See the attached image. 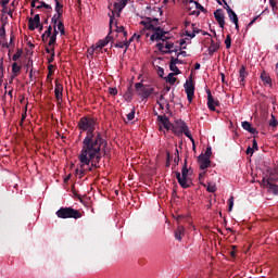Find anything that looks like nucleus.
Listing matches in <instances>:
<instances>
[{
	"label": "nucleus",
	"mask_w": 278,
	"mask_h": 278,
	"mask_svg": "<svg viewBox=\"0 0 278 278\" xmlns=\"http://www.w3.org/2000/svg\"><path fill=\"white\" fill-rule=\"evenodd\" d=\"M77 127L80 131H87L83 140V147H85V149L103 147V155H108V151L105 150L108 141L103 139V132L94 131V129H97V119L84 116L79 119Z\"/></svg>",
	"instance_id": "1"
},
{
	"label": "nucleus",
	"mask_w": 278,
	"mask_h": 278,
	"mask_svg": "<svg viewBox=\"0 0 278 278\" xmlns=\"http://www.w3.org/2000/svg\"><path fill=\"white\" fill-rule=\"evenodd\" d=\"M80 163V179L86 175V173H92V168H99L97 164L101 162V148L81 147V151L78 155Z\"/></svg>",
	"instance_id": "2"
},
{
	"label": "nucleus",
	"mask_w": 278,
	"mask_h": 278,
	"mask_svg": "<svg viewBox=\"0 0 278 278\" xmlns=\"http://www.w3.org/2000/svg\"><path fill=\"white\" fill-rule=\"evenodd\" d=\"M127 5V0H121L119 2H115L113 9L111 10V13H109L110 16V31L108 36L116 31V34H123V36H127V31L125 30V27L123 25L118 26L116 23L115 16H121V12H123V9H125Z\"/></svg>",
	"instance_id": "3"
},
{
	"label": "nucleus",
	"mask_w": 278,
	"mask_h": 278,
	"mask_svg": "<svg viewBox=\"0 0 278 278\" xmlns=\"http://www.w3.org/2000/svg\"><path fill=\"white\" fill-rule=\"evenodd\" d=\"M157 23H160V20L151 17H146L143 21H141V25H143L146 29L153 31L152 36H166L168 30H164V28L157 26Z\"/></svg>",
	"instance_id": "4"
},
{
	"label": "nucleus",
	"mask_w": 278,
	"mask_h": 278,
	"mask_svg": "<svg viewBox=\"0 0 278 278\" xmlns=\"http://www.w3.org/2000/svg\"><path fill=\"white\" fill-rule=\"evenodd\" d=\"M135 90L137 94L143 100L149 99V97H151L152 94H157V92H155V88L150 87L149 85H144L142 83H136Z\"/></svg>",
	"instance_id": "5"
},
{
	"label": "nucleus",
	"mask_w": 278,
	"mask_h": 278,
	"mask_svg": "<svg viewBox=\"0 0 278 278\" xmlns=\"http://www.w3.org/2000/svg\"><path fill=\"white\" fill-rule=\"evenodd\" d=\"M188 160L185 159V163L181 169V173L179 172H175L176 175V179L179 184V186H181V188L187 189L190 188V182L188 181Z\"/></svg>",
	"instance_id": "6"
},
{
	"label": "nucleus",
	"mask_w": 278,
	"mask_h": 278,
	"mask_svg": "<svg viewBox=\"0 0 278 278\" xmlns=\"http://www.w3.org/2000/svg\"><path fill=\"white\" fill-rule=\"evenodd\" d=\"M56 216L58 218H74L77 220V218H81V213L73 207H61L59 211H56Z\"/></svg>",
	"instance_id": "7"
},
{
	"label": "nucleus",
	"mask_w": 278,
	"mask_h": 278,
	"mask_svg": "<svg viewBox=\"0 0 278 278\" xmlns=\"http://www.w3.org/2000/svg\"><path fill=\"white\" fill-rule=\"evenodd\" d=\"M150 40L152 42H159L156 43V48L159 49V51H161L162 53H164V51H168V41L170 40V37H164V36H150ZM160 40H162V42H160Z\"/></svg>",
	"instance_id": "8"
},
{
	"label": "nucleus",
	"mask_w": 278,
	"mask_h": 278,
	"mask_svg": "<svg viewBox=\"0 0 278 278\" xmlns=\"http://www.w3.org/2000/svg\"><path fill=\"white\" fill-rule=\"evenodd\" d=\"M112 36H106L104 39H100L96 45L88 49L89 55H93L94 52L99 53L103 47H106L112 40Z\"/></svg>",
	"instance_id": "9"
},
{
	"label": "nucleus",
	"mask_w": 278,
	"mask_h": 278,
	"mask_svg": "<svg viewBox=\"0 0 278 278\" xmlns=\"http://www.w3.org/2000/svg\"><path fill=\"white\" fill-rule=\"evenodd\" d=\"M176 125L178 129H180V134H184L187 138L191 140V142H194V138H192V134L188 128V124H186L182 119H178L176 121Z\"/></svg>",
	"instance_id": "10"
},
{
	"label": "nucleus",
	"mask_w": 278,
	"mask_h": 278,
	"mask_svg": "<svg viewBox=\"0 0 278 278\" xmlns=\"http://www.w3.org/2000/svg\"><path fill=\"white\" fill-rule=\"evenodd\" d=\"M275 178H273V174H270L268 178H263V182L269 192H271V194H278V185L273 184Z\"/></svg>",
	"instance_id": "11"
},
{
	"label": "nucleus",
	"mask_w": 278,
	"mask_h": 278,
	"mask_svg": "<svg viewBox=\"0 0 278 278\" xmlns=\"http://www.w3.org/2000/svg\"><path fill=\"white\" fill-rule=\"evenodd\" d=\"M207 94V108L211 110V112H216V108H219L220 101L215 100L212 96V91L210 89H206Z\"/></svg>",
	"instance_id": "12"
},
{
	"label": "nucleus",
	"mask_w": 278,
	"mask_h": 278,
	"mask_svg": "<svg viewBox=\"0 0 278 278\" xmlns=\"http://www.w3.org/2000/svg\"><path fill=\"white\" fill-rule=\"evenodd\" d=\"M185 92L187 94L189 103H191L192 99H194V83L192 81V79L186 81Z\"/></svg>",
	"instance_id": "13"
},
{
	"label": "nucleus",
	"mask_w": 278,
	"mask_h": 278,
	"mask_svg": "<svg viewBox=\"0 0 278 278\" xmlns=\"http://www.w3.org/2000/svg\"><path fill=\"white\" fill-rule=\"evenodd\" d=\"M52 23L54 27V36H58L59 34L64 36V23L60 22V18L55 17H52Z\"/></svg>",
	"instance_id": "14"
},
{
	"label": "nucleus",
	"mask_w": 278,
	"mask_h": 278,
	"mask_svg": "<svg viewBox=\"0 0 278 278\" xmlns=\"http://www.w3.org/2000/svg\"><path fill=\"white\" fill-rule=\"evenodd\" d=\"M198 164H199L201 170H205V168H210V165L212 164V161H210L208 157H205V155L200 154L198 156Z\"/></svg>",
	"instance_id": "15"
},
{
	"label": "nucleus",
	"mask_w": 278,
	"mask_h": 278,
	"mask_svg": "<svg viewBox=\"0 0 278 278\" xmlns=\"http://www.w3.org/2000/svg\"><path fill=\"white\" fill-rule=\"evenodd\" d=\"M215 39L211 38L208 40H211V45L208 47V55H214V53H216V51H218V49H220V41H218V39H216V37H214Z\"/></svg>",
	"instance_id": "16"
},
{
	"label": "nucleus",
	"mask_w": 278,
	"mask_h": 278,
	"mask_svg": "<svg viewBox=\"0 0 278 278\" xmlns=\"http://www.w3.org/2000/svg\"><path fill=\"white\" fill-rule=\"evenodd\" d=\"M62 92H64V85H62L59 80H55L54 96L56 101H62Z\"/></svg>",
	"instance_id": "17"
},
{
	"label": "nucleus",
	"mask_w": 278,
	"mask_h": 278,
	"mask_svg": "<svg viewBox=\"0 0 278 278\" xmlns=\"http://www.w3.org/2000/svg\"><path fill=\"white\" fill-rule=\"evenodd\" d=\"M215 20L217 21L219 27L223 29L225 27V13L222 9H218L214 12Z\"/></svg>",
	"instance_id": "18"
},
{
	"label": "nucleus",
	"mask_w": 278,
	"mask_h": 278,
	"mask_svg": "<svg viewBox=\"0 0 278 278\" xmlns=\"http://www.w3.org/2000/svg\"><path fill=\"white\" fill-rule=\"evenodd\" d=\"M157 121L161 123V125L166 129L167 131L170 129V121L168 119V116L166 115H157Z\"/></svg>",
	"instance_id": "19"
},
{
	"label": "nucleus",
	"mask_w": 278,
	"mask_h": 278,
	"mask_svg": "<svg viewBox=\"0 0 278 278\" xmlns=\"http://www.w3.org/2000/svg\"><path fill=\"white\" fill-rule=\"evenodd\" d=\"M134 38H136V37H130V39L128 41H117L115 43V47L117 49H125L124 53H127V49H129V45H131V42H134Z\"/></svg>",
	"instance_id": "20"
},
{
	"label": "nucleus",
	"mask_w": 278,
	"mask_h": 278,
	"mask_svg": "<svg viewBox=\"0 0 278 278\" xmlns=\"http://www.w3.org/2000/svg\"><path fill=\"white\" fill-rule=\"evenodd\" d=\"M40 27V15H35L34 18L29 20V29L34 31V29H38Z\"/></svg>",
	"instance_id": "21"
},
{
	"label": "nucleus",
	"mask_w": 278,
	"mask_h": 278,
	"mask_svg": "<svg viewBox=\"0 0 278 278\" xmlns=\"http://www.w3.org/2000/svg\"><path fill=\"white\" fill-rule=\"evenodd\" d=\"M249 72H247V67L244 65L239 70V84L240 86H244V79H247Z\"/></svg>",
	"instance_id": "22"
},
{
	"label": "nucleus",
	"mask_w": 278,
	"mask_h": 278,
	"mask_svg": "<svg viewBox=\"0 0 278 278\" xmlns=\"http://www.w3.org/2000/svg\"><path fill=\"white\" fill-rule=\"evenodd\" d=\"M192 33L190 30H186V36H195L197 34H201L202 36H210V34L204 33L201 29L194 28V24H191Z\"/></svg>",
	"instance_id": "23"
},
{
	"label": "nucleus",
	"mask_w": 278,
	"mask_h": 278,
	"mask_svg": "<svg viewBox=\"0 0 278 278\" xmlns=\"http://www.w3.org/2000/svg\"><path fill=\"white\" fill-rule=\"evenodd\" d=\"M241 127H243L245 131H249V134H257V129L253 128V126H251V123L248 121L242 122Z\"/></svg>",
	"instance_id": "24"
},
{
	"label": "nucleus",
	"mask_w": 278,
	"mask_h": 278,
	"mask_svg": "<svg viewBox=\"0 0 278 278\" xmlns=\"http://www.w3.org/2000/svg\"><path fill=\"white\" fill-rule=\"evenodd\" d=\"M228 16L229 20L233 23V25L236 26V29H238V15L236 14V12H233L232 9H228Z\"/></svg>",
	"instance_id": "25"
},
{
	"label": "nucleus",
	"mask_w": 278,
	"mask_h": 278,
	"mask_svg": "<svg viewBox=\"0 0 278 278\" xmlns=\"http://www.w3.org/2000/svg\"><path fill=\"white\" fill-rule=\"evenodd\" d=\"M184 236H185L184 226H178L177 229L175 230V238H176V240L181 242V240H184Z\"/></svg>",
	"instance_id": "26"
},
{
	"label": "nucleus",
	"mask_w": 278,
	"mask_h": 278,
	"mask_svg": "<svg viewBox=\"0 0 278 278\" xmlns=\"http://www.w3.org/2000/svg\"><path fill=\"white\" fill-rule=\"evenodd\" d=\"M55 1V12L56 14L53 15V18H61L62 17V12H63V5L60 3V1L54 0Z\"/></svg>",
	"instance_id": "27"
},
{
	"label": "nucleus",
	"mask_w": 278,
	"mask_h": 278,
	"mask_svg": "<svg viewBox=\"0 0 278 278\" xmlns=\"http://www.w3.org/2000/svg\"><path fill=\"white\" fill-rule=\"evenodd\" d=\"M124 97L126 101H128V103H131V101L134 100V87L131 85H129Z\"/></svg>",
	"instance_id": "28"
},
{
	"label": "nucleus",
	"mask_w": 278,
	"mask_h": 278,
	"mask_svg": "<svg viewBox=\"0 0 278 278\" xmlns=\"http://www.w3.org/2000/svg\"><path fill=\"white\" fill-rule=\"evenodd\" d=\"M165 81H166L167 84H170V86H175V84H176V81H177V78L175 77V74L169 73V74L167 75V77H165Z\"/></svg>",
	"instance_id": "29"
},
{
	"label": "nucleus",
	"mask_w": 278,
	"mask_h": 278,
	"mask_svg": "<svg viewBox=\"0 0 278 278\" xmlns=\"http://www.w3.org/2000/svg\"><path fill=\"white\" fill-rule=\"evenodd\" d=\"M261 79L264 84H273V79H270V76L266 72L261 74Z\"/></svg>",
	"instance_id": "30"
},
{
	"label": "nucleus",
	"mask_w": 278,
	"mask_h": 278,
	"mask_svg": "<svg viewBox=\"0 0 278 278\" xmlns=\"http://www.w3.org/2000/svg\"><path fill=\"white\" fill-rule=\"evenodd\" d=\"M0 47L3 49H10V43L8 42L5 36H0Z\"/></svg>",
	"instance_id": "31"
},
{
	"label": "nucleus",
	"mask_w": 278,
	"mask_h": 278,
	"mask_svg": "<svg viewBox=\"0 0 278 278\" xmlns=\"http://www.w3.org/2000/svg\"><path fill=\"white\" fill-rule=\"evenodd\" d=\"M169 71H172L174 75H181V71H179V67L175 65L174 63L169 62Z\"/></svg>",
	"instance_id": "32"
},
{
	"label": "nucleus",
	"mask_w": 278,
	"mask_h": 278,
	"mask_svg": "<svg viewBox=\"0 0 278 278\" xmlns=\"http://www.w3.org/2000/svg\"><path fill=\"white\" fill-rule=\"evenodd\" d=\"M189 3H191V8H195V10H204L203 5H201L199 2L194 0H190Z\"/></svg>",
	"instance_id": "33"
},
{
	"label": "nucleus",
	"mask_w": 278,
	"mask_h": 278,
	"mask_svg": "<svg viewBox=\"0 0 278 278\" xmlns=\"http://www.w3.org/2000/svg\"><path fill=\"white\" fill-rule=\"evenodd\" d=\"M12 73H14L15 75H17V73H21V65H18V63L12 64Z\"/></svg>",
	"instance_id": "34"
},
{
	"label": "nucleus",
	"mask_w": 278,
	"mask_h": 278,
	"mask_svg": "<svg viewBox=\"0 0 278 278\" xmlns=\"http://www.w3.org/2000/svg\"><path fill=\"white\" fill-rule=\"evenodd\" d=\"M167 50L164 51L165 54L173 53V49H175V43L167 41Z\"/></svg>",
	"instance_id": "35"
},
{
	"label": "nucleus",
	"mask_w": 278,
	"mask_h": 278,
	"mask_svg": "<svg viewBox=\"0 0 278 278\" xmlns=\"http://www.w3.org/2000/svg\"><path fill=\"white\" fill-rule=\"evenodd\" d=\"M21 55H23V50L18 49L16 53L12 56L13 62L20 60Z\"/></svg>",
	"instance_id": "36"
},
{
	"label": "nucleus",
	"mask_w": 278,
	"mask_h": 278,
	"mask_svg": "<svg viewBox=\"0 0 278 278\" xmlns=\"http://www.w3.org/2000/svg\"><path fill=\"white\" fill-rule=\"evenodd\" d=\"M278 126V122L277 118H275V115L271 114V119L269 121V127H277Z\"/></svg>",
	"instance_id": "37"
},
{
	"label": "nucleus",
	"mask_w": 278,
	"mask_h": 278,
	"mask_svg": "<svg viewBox=\"0 0 278 278\" xmlns=\"http://www.w3.org/2000/svg\"><path fill=\"white\" fill-rule=\"evenodd\" d=\"M170 63L177 66V64H184V61L179 60V58L172 56Z\"/></svg>",
	"instance_id": "38"
},
{
	"label": "nucleus",
	"mask_w": 278,
	"mask_h": 278,
	"mask_svg": "<svg viewBox=\"0 0 278 278\" xmlns=\"http://www.w3.org/2000/svg\"><path fill=\"white\" fill-rule=\"evenodd\" d=\"M136 118V109H132L130 113L127 114L128 121H134Z\"/></svg>",
	"instance_id": "39"
},
{
	"label": "nucleus",
	"mask_w": 278,
	"mask_h": 278,
	"mask_svg": "<svg viewBox=\"0 0 278 278\" xmlns=\"http://www.w3.org/2000/svg\"><path fill=\"white\" fill-rule=\"evenodd\" d=\"M226 49H231V36H227L225 39Z\"/></svg>",
	"instance_id": "40"
},
{
	"label": "nucleus",
	"mask_w": 278,
	"mask_h": 278,
	"mask_svg": "<svg viewBox=\"0 0 278 278\" xmlns=\"http://www.w3.org/2000/svg\"><path fill=\"white\" fill-rule=\"evenodd\" d=\"M203 155L210 160V157H212V147H207Z\"/></svg>",
	"instance_id": "41"
},
{
	"label": "nucleus",
	"mask_w": 278,
	"mask_h": 278,
	"mask_svg": "<svg viewBox=\"0 0 278 278\" xmlns=\"http://www.w3.org/2000/svg\"><path fill=\"white\" fill-rule=\"evenodd\" d=\"M233 210V197H230L228 200V212Z\"/></svg>",
	"instance_id": "42"
},
{
	"label": "nucleus",
	"mask_w": 278,
	"mask_h": 278,
	"mask_svg": "<svg viewBox=\"0 0 278 278\" xmlns=\"http://www.w3.org/2000/svg\"><path fill=\"white\" fill-rule=\"evenodd\" d=\"M1 7L3 8L2 12H5L8 10V3H10V0H2L0 1Z\"/></svg>",
	"instance_id": "43"
},
{
	"label": "nucleus",
	"mask_w": 278,
	"mask_h": 278,
	"mask_svg": "<svg viewBox=\"0 0 278 278\" xmlns=\"http://www.w3.org/2000/svg\"><path fill=\"white\" fill-rule=\"evenodd\" d=\"M53 60H55V48H52V54L48 59V64H52Z\"/></svg>",
	"instance_id": "44"
},
{
	"label": "nucleus",
	"mask_w": 278,
	"mask_h": 278,
	"mask_svg": "<svg viewBox=\"0 0 278 278\" xmlns=\"http://www.w3.org/2000/svg\"><path fill=\"white\" fill-rule=\"evenodd\" d=\"M55 40H58V37L51 36L50 41L48 42V47H53V45H55Z\"/></svg>",
	"instance_id": "45"
},
{
	"label": "nucleus",
	"mask_w": 278,
	"mask_h": 278,
	"mask_svg": "<svg viewBox=\"0 0 278 278\" xmlns=\"http://www.w3.org/2000/svg\"><path fill=\"white\" fill-rule=\"evenodd\" d=\"M109 93L112 97H116V94H118V89H116V88H109Z\"/></svg>",
	"instance_id": "46"
},
{
	"label": "nucleus",
	"mask_w": 278,
	"mask_h": 278,
	"mask_svg": "<svg viewBox=\"0 0 278 278\" xmlns=\"http://www.w3.org/2000/svg\"><path fill=\"white\" fill-rule=\"evenodd\" d=\"M3 71H4L3 62H1L0 63V84L3 81Z\"/></svg>",
	"instance_id": "47"
},
{
	"label": "nucleus",
	"mask_w": 278,
	"mask_h": 278,
	"mask_svg": "<svg viewBox=\"0 0 278 278\" xmlns=\"http://www.w3.org/2000/svg\"><path fill=\"white\" fill-rule=\"evenodd\" d=\"M206 190L207 192H216V185H208Z\"/></svg>",
	"instance_id": "48"
},
{
	"label": "nucleus",
	"mask_w": 278,
	"mask_h": 278,
	"mask_svg": "<svg viewBox=\"0 0 278 278\" xmlns=\"http://www.w3.org/2000/svg\"><path fill=\"white\" fill-rule=\"evenodd\" d=\"M157 75L159 77H161L162 79H164V68L163 67H157Z\"/></svg>",
	"instance_id": "49"
},
{
	"label": "nucleus",
	"mask_w": 278,
	"mask_h": 278,
	"mask_svg": "<svg viewBox=\"0 0 278 278\" xmlns=\"http://www.w3.org/2000/svg\"><path fill=\"white\" fill-rule=\"evenodd\" d=\"M41 5H43L45 10H48V12H51V10H53V8H51V4H47L46 2L41 1Z\"/></svg>",
	"instance_id": "50"
},
{
	"label": "nucleus",
	"mask_w": 278,
	"mask_h": 278,
	"mask_svg": "<svg viewBox=\"0 0 278 278\" xmlns=\"http://www.w3.org/2000/svg\"><path fill=\"white\" fill-rule=\"evenodd\" d=\"M54 65L53 64H49L48 65V73H49V75H53V73H54Z\"/></svg>",
	"instance_id": "51"
},
{
	"label": "nucleus",
	"mask_w": 278,
	"mask_h": 278,
	"mask_svg": "<svg viewBox=\"0 0 278 278\" xmlns=\"http://www.w3.org/2000/svg\"><path fill=\"white\" fill-rule=\"evenodd\" d=\"M245 153H247V155H253V153H255V150L253 148H251V147H248Z\"/></svg>",
	"instance_id": "52"
},
{
	"label": "nucleus",
	"mask_w": 278,
	"mask_h": 278,
	"mask_svg": "<svg viewBox=\"0 0 278 278\" xmlns=\"http://www.w3.org/2000/svg\"><path fill=\"white\" fill-rule=\"evenodd\" d=\"M252 149H253L254 151H258L257 140H255V139H253V141H252Z\"/></svg>",
	"instance_id": "53"
},
{
	"label": "nucleus",
	"mask_w": 278,
	"mask_h": 278,
	"mask_svg": "<svg viewBox=\"0 0 278 278\" xmlns=\"http://www.w3.org/2000/svg\"><path fill=\"white\" fill-rule=\"evenodd\" d=\"M205 172H203V173H200V175H199V181H200V184H203V181L205 180Z\"/></svg>",
	"instance_id": "54"
},
{
	"label": "nucleus",
	"mask_w": 278,
	"mask_h": 278,
	"mask_svg": "<svg viewBox=\"0 0 278 278\" xmlns=\"http://www.w3.org/2000/svg\"><path fill=\"white\" fill-rule=\"evenodd\" d=\"M76 175H79V178L81 179V163L79 164V167L75 169Z\"/></svg>",
	"instance_id": "55"
},
{
	"label": "nucleus",
	"mask_w": 278,
	"mask_h": 278,
	"mask_svg": "<svg viewBox=\"0 0 278 278\" xmlns=\"http://www.w3.org/2000/svg\"><path fill=\"white\" fill-rule=\"evenodd\" d=\"M14 40H15V37L11 36L10 41H9V49H10V47H14Z\"/></svg>",
	"instance_id": "56"
},
{
	"label": "nucleus",
	"mask_w": 278,
	"mask_h": 278,
	"mask_svg": "<svg viewBox=\"0 0 278 278\" xmlns=\"http://www.w3.org/2000/svg\"><path fill=\"white\" fill-rule=\"evenodd\" d=\"M172 160H173V156L170 155V152L167 151L166 152V162H172Z\"/></svg>",
	"instance_id": "57"
},
{
	"label": "nucleus",
	"mask_w": 278,
	"mask_h": 278,
	"mask_svg": "<svg viewBox=\"0 0 278 278\" xmlns=\"http://www.w3.org/2000/svg\"><path fill=\"white\" fill-rule=\"evenodd\" d=\"M179 156L174 157V166H179Z\"/></svg>",
	"instance_id": "58"
},
{
	"label": "nucleus",
	"mask_w": 278,
	"mask_h": 278,
	"mask_svg": "<svg viewBox=\"0 0 278 278\" xmlns=\"http://www.w3.org/2000/svg\"><path fill=\"white\" fill-rule=\"evenodd\" d=\"M179 55H184V58H186L188 53L186 51H180L177 53V58H179Z\"/></svg>",
	"instance_id": "59"
},
{
	"label": "nucleus",
	"mask_w": 278,
	"mask_h": 278,
	"mask_svg": "<svg viewBox=\"0 0 278 278\" xmlns=\"http://www.w3.org/2000/svg\"><path fill=\"white\" fill-rule=\"evenodd\" d=\"M0 36H5V28L3 26L0 27Z\"/></svg>",
	"instance_id": "60"
},
{
	"label": "nucleus",
	"mask_w": 278,
	"mask_h": 278,
	"mask_svg": "<svg viewBox=\"0 0 278 278\" xmlns=\"http://www.w3.org/2000/svg\"><path fill=\"white\" fill-rule=\"evenodd\" d=\"M185 45H186V40H181L179 49H186Z\"/></svg>",
	"instance_id": "61"
},
{
	"label": "nucleus",
	"mask_w": 278,
	"mask_h": 278,
	"mask_svg": "<svg viewBox=\"0 0 278 278\" xmlns=\"http://www.w3.org/2000/svg\"><path fill=\"white\" fill-rule=\"evenodd\" d=\"M178 51H181V49H179V47H176L175 49L172 48V53H178Z\"/></svg>",
	"instance_id": "62"
},
{
	"label": "nucleus",
	"mask_w": 278,
	"mask_h": 278,
	"mask_svg": "<svg viewBox=\"0 0 278 278\" xmlns=\"http://www.w3.org/2000/svg\"><path fill=\"white\" fill-rule=\"evenodd\" d=\"M46 53H53V48H49V46L46 48Z\"/></svg>",
	"instance_id": "63"
},
{
	"label": "nucleus",
	"mask_w": 278,
	"mask_h": 278,
	"mask_svg": "<svg viewBox=\"0 0 278 278\" xmlns=\"http://www.w3.org/2000/svg\"><path fill=\"white\" fill-rule=\"evenodd\" d=\"M269 3L271 5V8H273V12H275V5H276L275 1L274 0H269Z\"/></svg>",
	"instance_id": "64"
}]
</instances>
